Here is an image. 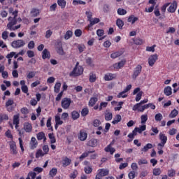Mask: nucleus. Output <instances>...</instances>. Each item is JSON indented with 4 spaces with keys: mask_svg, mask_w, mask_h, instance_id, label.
Returning <instances> with one entry per match:
<instances>
[{
    "mask_svg": "<svg viewBox=\"0 0 179 179\" xmlns=\"http://www.w3.org/2000/svg\"><path fill=\"white\" fill-rule=\"evenodd\" d=\"M84 71L83 66L73 68V71L70 72L69 76L71 78H78V76L83 75Z\"/></svg>",
    "mask_w": 179,
    "mask_h": 179,
    "instance_id": "1",
    "label": "nucleus"
},
{
    "mask_svg": "<svg viewBox=\"0 0 179 179\" xmlns=\"http://www.w3.org/2000/svg\"><path fill=\"white\" fill-rule=\"evenodd\" d=\"M10 146V152L11 155L16 156L19 152L17 151V146H16V142L11 141L8 142Z\"/></svg>",
    "mask_w": 179,
    "mask_h": 179,
    "instance_id": "2",
    "label": "nucleus"
},
{
    "mask_svg": "<svg viewBox=\"0 0 179 179\" xmlns=\"http://www.w3.org/2000/svg\"><path fill=\"white\" fill-rule=\"evenodd\" d=\"M159 139L160 143H158L157 146H160V148H164V145L167 143V136L163 133H159Z\"/></svg>",
    "mask_w": 179,
    "mask_h": 179,
    "instance_id": "3",
    "label": "nucleus"
},
{
    "mask_svg": "<svg viewBox=\"0 0 179 179\" xmlns=\"http://www.w3.org/2000/svg\"><path fill=\"white\" fill-rule=\"evenodd\" d=\"M25 44L26 43L24 42V41L22 39H18L13 41L11 43V46L13 47V48H21V47H24Z\"/></svg>",
    "mask_w": 179,
    "mask_h": 179,
    "instance_id": "4",
    "label": "nucleus"
},
{
    "mask_svg": "<svg viewBox=\"0 0 179 179\" xmlns=\"http://www.w3.org/2000/svg\"><path fill=\"white\" fill-rule=\"evenodd\" d=\"M141 72H142V66L138 64L135 67L133 71V74L131 75L132 79L135 80V79H136V78H138V76L141 75Z\"/></svg>",
    "mask_w": 179,
    "mask_h": 179,
    "instance_id": "5",
    "label": "nucleus"
},
{
    "mask_svg": "<svg viewBox=\"0 0 179 179\" xmlns=\"http://www.w3.org/2000/svg\"><path fill=\"white\" fill-rule=\"evenodd\" d=\"M71 103H72V100L69 98H64L62 100L61 106L64 110H68L69 107H71Z\"/></svg>",
    "mask_w": 179,
    "mask_h": 179,
    "instance_id": "6",
    "label": "nucleus"
},
{
    "mask_svg": "<svg viewBox=\"0 0 179 179\" xmlns=\"http://www.w3.org/2000/svg\"><path fill=\"white\" fill-rule=\"evenodd\" d=\"M55 50L59 55H65V52L64 51V48L62 47V42L58 41L55 45Z\"/></svg>",
    "mask_w": 179,
    "mask_h": 179,
    "instance_id": "7",
    "label": "nucleus"
},
{
    "mask_svg": "<svg viewBox=\"0 0 179 179\" xmlns=\"http://www.w3.org/2000/svg\"><path fill=\"white\" fill-rule=\"evenodd\" d=\"M159 59V56L157 54L152 55L148 58V65L150 66H153L156 64V61Z\"/></svg>",
    "mask_w": 179,
    "mask_h": 179,
    "instance_id": "8",
    "label": "nucleus"
},
{
    "mask_svg": "<svg viewBox=\"0 0 179 179\" xmlns=\"http://www.w3.org/2000/svg\"><path fill=\"white\" fill-rule=\"evenodd\" d=\"M170 6L167 8V11L169 13H175L176 10H177V1H173L172 3H170Z\"/></svg>",
    "mask_w": 179,
    "mask_h": 179,
    "instance_id": "9",
    "label": "nucleus"
},
{
    "mask_svg": "<svg viewBox=\"0 0 179 179\" xmlns=\"http://www.w3.org/2000/svg\"><path fill=\"white\" fill-rule=\"evenodd\" d=\"M143 131H146V125L145 124L140 126V127L134 128L131 134L135 136L138 134H138H142Z\"/></svg>",
    "mask_w": 179,
    "mask_h": 179,
    "instance_id": "10",
    "label": "nucleus"
},
{
    "mask_svg": "<svg viewBox=\"0 0 179 179\" xmlns=\"http://www.w3.org/2000/svg\"><path fill=\"white\" fill-rule=\"evenodd\" d=\"M104 80L109 82L110 80H114L117 79V73H107L103 77Z\"/></svg>",
    "mask_w": 179,
    "mask_h": 179,
    "instance_id": "11",
    "label": "nucleus"
},
{
    "mask_svg": "<svg viewBox=\"0 0 179 179\" xmlns=\"http://www.w3.org/2000/svg\"><path fill=\"white\" fill-rule=\"evenodd\" d=\"M126 63V60H121L117 63L113 64V67L114 68V69H116V71H119V69H121V68H124V66Z\"/></svg>",
    "mask_w": 179,
    "mask_h": 179,
    "instance_id": "12",
    "label": "nucleus"
},
{
    "mask_svg": "<svg viewBox=\"0 0 179 179\" xmlns=\"http://www.w3.org/2000/svg\"><path fill=\"white\" fill-rule=\"evenodd\" d=\"M148 101H149V100L148 99H145L144 100L141 101L139 103H136L132 108L133 111H136L138 108L142 107L143 104H146Z\"/></svg>",
    "mask_w": 179,
    "mask_h": 179,
    "instance_id": "13",
    "label": "nucleus"
},
{
    "mask_svg": "<svg viewBox=\"0 0 179 179\" xmlns=\"http://www.w3.org/2000/svg\"><path fill=\"white\" fill-rule=\"evenodd\" d=\"M100 22L99 18H92L90 20V24L87 25V27H85L86 30H90V28L93 27L94 24H97Z\"/></svg>",
    "mask_w": 179,
    "mask_h": 179,
    "instance_id": "14",
    "label": "nucleus"
},
{
    "mask_svg": "<svg viewBox=\"0 0 179 179\" xmlns=\"http://www.w3.org/2000/svg\"><path fill=\"white\" fill-rule=\"evenodd\" d=\"M8 22L7 24L8 29H12L17 23V20L16 18H12V17H9L8 18Z\"/></svg>",
    "mask_w": 179,
    "mask_h": 179,
    "instance_id": "15",
    "label": "nucleus"
},
{
    "mask_svg": "<svg viewBox=\"0 0 179 179\" xmlns=\"http://www.w3.org/2000/svg\"><path fill=\"white\" fill-rule=\"evenodd\" d=\"M71 163H72V159H69L68 157H65L62 160V167H68V166H71Z\"/></svg>",
    "mask_w": 179,
    "mask_h": 179,
    "instance_id": "16",
    "label": "nucleus"
},
{
    "mask_svg": "<svg viewBox=\"0 0 179 179\" xmlns=\"http://www.w3.org/2000/svg\"><path fill=\"white\" fill-rule=\"evenodd\" d=\"M51 58V54L48 49H44L42 52V59H50Z\"/></svg>",
    "mask_w": 179,
    "mask_h": 179,
    "instance_id": "17",
    "label": "nucleus"
},
{
    "mask_svg": "<svg viewBox=\"0 0 179 179\" xmlns=\"http://www.w3.org/2000/svg\"><path fill=\"white\" fill-rule=\"evenodd\" d=\"M78 139L80 141H84L85 139H87V133L85 132L83 130H80L78 134Z\"/></svg>",
    "mask_w": 179,
    "mask_h": 179,
    "instance_id": "18",
    "label": "nucleus"
},
{
    "mask_svg": "<svg viewBox=\"0 0 179 179\" xmlns=\"http://www.w3.org/2000/svg\"><path fill=\"white\" fill-rule=\"evenodd\" d=\"M38 145V143H37V140L35 138V137H31L30 142V149H31L32 150L36 149Z\"/></svg>",
    "mask_w": 179,
    "mask_h": 179,
    "instance_id": "19",
    "label": "nucleus"
},
{
    "mask_svg": "<svg viewBox=\"0 0 179 179\" xmlns=\"http://www.w3.org/2000/svg\"><path fill=\"white\" fill-rule=\"evenodd\" d=\"M24 129L25 132L30 133L33 131V126L29 122H25L24 124Z\"/></svg>",
    "mask_w": 179,
    "mask_h": 179,
    "instance_id": "20",
    "label": "nucleus"
},
{
    "mask_svg": "<svg viewBox=\"0 0 179 179\" xmlns=\"http://www.w3.org/2000/svg\"><path fill=\"white\" fill-rule=\"evenodd\" d=\"M105 120L106 121H111L113 120V113L109 110L105 111Z\"/></svg>",
    "mask_w": 179,
    "mask_h": 179,
    "instance_id": "21",
    "label": "nucleus"
},
{
    "mask_svg": "<svg viewBox=\"0 0 179 179\" xmlns=\"http://www.w3.org/2000/svg\"><path fill=\"white\" fill-rule=\"evenodd\" d=\"M36 138L38 141H43V142H45V141H47V138L45 137V134H44V132L43 131L38 133L36 135Z\"/></svg>",
    "mask_w": 179,
    "mask_h": 179,
    "instance_id": "22",
    "label": "nucleus"
},
{
    "mask_svg": "<svg viewBox=\"0 0 179 179\" xmlns=\"http://www.w3.org/2000/svg\"><path fill=\"white\" fill-rule=\"evenodd\" d=\"M104 150L108 153L109 152L110 155H114V153L115 152V148L111 147V144L107 145V147L104 148Z\"/></svg>",
    "mask_w": 179,
    "mask_h": 179,
    "instance_id": "23",
    "label": "nucleus"
},
{
    "mask_svg": "<svg viewBox=\"0 0 179 179\" xmlns=\"http://www.w3.org/2000/svg\"><path fill=\"white\" fill-rule=\"evenodd\" d=\"M94 152H95L94 150L85 151L80 156L79 159L80 160V162H82L84 159H86V157H87V156H89V155H90V153H94Z\"/></svg>",
    "mask_w": 179,
    "mask_h": 179,
    "instance_id": "24",
    "label": "nucleus"
},
{
    "mask_svg": "<svg viewBox=\"0 0 179 179\" xmlns=\"http://www.w3.org/2000/svg\"><path fill=\"white\" fill-rule=\"evenodd\" d=\"M122 120V117H121V115L117 114L115 115V118L112 121V124H113V125H115L116 124H118V122H121Z\"/></svg>",
    "mask_w": 179,
    "mask_h": 179,
    "instance_id": "25",
    "label": "nucleus"
},
{
    "mask_svg": "<svg viewBox=\"0 0 179 179\" xmlns=\"http://www.w3.org/2000/svg\"><path fill=\"white\" fill-rule=\"evenodd\" d=\"M89 80L90 82V83H94V82H96V80H97V76H96V73H94L93 72L90 73Z\"/></svg>",
    "mask_w": 179,
    "mask_h": 179,
    "instance_id": "26",
    "label": "nucleus"
},
{
    "mask_svg": "<svg viewBox=\"0 0 179 179\" xmlns=\"http://www.w3.org/2000/svg\"><path fill=\"white\" fill-rule=\"evenodd\" d=\"M138 17H135L134 15H130L127 19V22H129V23H131V24H135V22H138Z\"/></svg>",
    "mask_w": 179,
    "mask_h": 179,
    "instance_id": "27",
    "label": "nucleus"
},
{
    "mask_svg": "<svg viewBox=\"0 0 179 179\" xmlns=\"http://www.w3.org/2000/svg\"><path fill=\"white\" fill-rule=\"evenodd\" d=\"M87 146L96 148L97 146V139L92 138L87 142Z\"/></svg>",
    "mask_w": 179,
    "mask_h": 179,
    "instance_id": "28",
    "label": "nucleus"
},
{
    "mask_svg": "<svg viewBox=\"0 0 179 179\" xmlns=\"http://www.w3.org/2000/svg\"><path fill=\"white\" fill-rule=\"evenodd\" d=\"M164 93L166 96H171L173 94V91L171 87L167 86L164 90Z\"/></svg>",
    "mask_w": 179,
    "mask_h": 179,
    "instance_id": "29",
    "label": "nucleus"
},
{
    "mask_svg": "<svg viewBox=\"0 0 179 179\" xmlns=\"http://www.w3.org/2000/svg\"><path fill=\"white\" fill-rule=\"evenodd\" d=\"M99 173L98 174L102 177H106V176H108V170L107 169H99Z\"/></svg>",
    "mask_w": 179,
    "mask_h": 179,
    "instance_id": "30",
    "label": "nucleus"
},
{
    "mask_svg": "<svg viewBox=\"0 0 179 179\" xmlns=\"http://www.w3.org/2000/svg\"><path fill=\"white\" fill-rule=\"evenodd\" d=\"M57 173H58V169H57V168H52L49 171V176L51 177V178H54L57 176Z\"/></svg>",
    "mask_w": 179,
    "mask_h": 179,
    "instance_id": "31",
    "label": "nucleus"
},
{
    "mask_svg": "<svg viewBox=\"0 0 179 179\" xmlns=\"http://www.w3.org/2000/svg\"><path fill=\"white\" fill-rule=\"evenodd\" d=\"M79 117H80V114L79 113V112H78L76 110H73L71 112V118L74 121L78 120V118H79Z\"/></svg>",
    "mask_w": 179,
    "mask_h": 179,
    "instance_id": "32",
    "label": "nucleus"
},
{
    "mask_svg": "<svg viewBox=\"0 0 179 179\" xmlns=\"http://www.w3.org/2000/svg\"><path fill=\"white\" fill-rule=\"evenodd\" d=\"M8 120H9V116L8 115V114H0V124H1V122H3V121H8Z\"/></svg>",
    "mask_w": 179,
    "mask_h": 179,
    "instance_id": "33",
    "label": "nucleus"
},
{
    "mask_svg": "<svg viewBox=\"0 0 179 179\" xmlns=\"http://www.w3.org/2000/svg\"><path fill=\"white\" fill-rule=\"evenodd\" d=\"M97 101H99V99H97V97H92L90 99L89 106L90 107H93V106H94V104H96V103H97Z\"/></svg>",
    "mask_w": 179,
    "mask_h": 179,
    "instance_id": "34",
    "label": "nucleus"
},
{
    "mask_svg": "<svg viewBox=\"0 0 179 179\" xmlns=\"http://www.w3.org/2000/svg\"><path fill=\"white\" fill-rule=\"evenodd\" d=\"M31 15L34 17H37V16H38L40 15V10L37 8H33L31 10Z\"/></svg>",
    "mask_w": 179,
    "mask_h": 179,
    "instance_id": "35",
    "label": "nucleus"
},
{
    "mask_svg": "<svg viewBox=\"0 0 179 179\" xmlns=\"http://www.w3.org/2000/svg\"><path fill=\"white\" fill-rule=\"evenodd\" d=\"M148 108H149V103L140 106V108H138L136 111L138 113H143V111L148 110Z\"/></svg>",
    "mask_w": 179,
    "mask_h": 179,
    "instance_id": "36",
    "label": "nucleus"
},
{
    "mask_svg": "<svg viewBox=\"0 0 179 179\" xmlns=\"http://www.w3.org/2000/svg\"><path fill=\"white\" fill-rule=\"evenodd\" d=\"M152 148L153 145L152 143H148L143 148H141V152H148L149 149H152Z\"/></svg>",
    "mask_w": 179,
    "mask_h": 179,
    "instance_id": "37",
    "label": "nucleus"
},
{
    "mask_svg": "<svg viewBox=\"0 0 179 179\" xmlns=\"http://www.w3.org/2000/svg\"><path fill=\"white\" fill-rule=\"evenodd\" d=\"M57 4L61 7L62 9H65V6H66V1L57 0Z\"/></svg>",
    "mask_w": 179,
    "mask_h": 179,
    "instance_id": "38",
    "label": "nucleus"
},
{
    "mask_svg": "<svg viewBox=\"0 0 179 179\" xmlns=\"http://www.w3.org/2000/svg\"><path fill=\"white\" fill-rule=\"evenodd\" d=\"M121 55H122V52H115L110 55V58L115 59V58H118V57H121Z\"/></svg>",
    "mask_w": 179,
    "mask_h": 179,
    "instance_id": "39",
    "label": "nucleus"
},
{
    "mask_svg": "<svg viewBox=\"0 0 179 179\" xmlns=\"http://www.w3.org/2000/svg\"><path fill=\"white\" fill-rule=\"evenodd\" d=\"M152 174L153 176H160V174H162V169H160V168L153 169Z\"/></svg>",
    "mask_w": 179,
    "mask_h": 179,
    "instance_id": "40",
    "label": "nucleus"
},
{
    "mask_svg": "<svg viewBox=\"0 0 179 179\" xmlns=\"http://www.w3.org/2000/svg\"><path fill=\"white\" fill-rule=\"evenodd\" d=\"M177 115H178V110H177V109H173L169 114V118H176Z\"/></svg>",
    "mask_w": 179,
    "mask_h": 179,
    "instance_id": "41",
    "label": "nucleus"
},
{
    "mask_svg": "<svg viewBox=\"0 0 179 179\" xmlns=\"http://www.w3.org/2000/svg\"><path fill=\"white\" fill-rule=\"evenodd\" d=\"M72 36H73V32H72V31L69 30L66 32L65 35H64V38L65 40H69V38H71V37H72Z\"/></svg>",
    "mask_w": 179,
    "mask_h": 179,
    "instance_id": "42",
    "label": "nucleus"
},
{
    "mask_svg": "<svg viewBox=\"0 0 179 179\" xmlns=\"http://www.w3.org/2000/svg\"><path fill=\"white\" fill-rule=\"evenodd\" d=\"M133 41L136 45H142V44H143V40L140 38H136L134 39Z\"/></svg>",
    "mask_w": 179,
    "mask_h": 179,
    "instance_id": "43",
    "label": "nucleus"
},
{
    "mask_svg": "<svg viewBox=\"0 0 179 179\" xmlns=\"http://www.w3.org/2000/svg\"><path fill=\"white\" fill-rule=\"evenodd\" d=\"M20 118V115L17 114V115H15L13 116V124H20V120L19 119Z\"/></svg>",
    "mask_w": 179,
    "mask_h": 179,
    "instance_id": "44",
    "label": "nucleus"
},
{
    "mask_svg": "<svg viewBox=\"0 0 179 179\" xmlns=\"http://www.w3.org/2000/svg\"><path fill=\"white\" fill-rule=\"evenodd\" d=\"M5 136L8 138V139H11V141H13V135L12 134V131H10V129H8L5 133Z\"/></svg>",
    "mask_w": 179,
    "mask_h": 179,
    "instance_id": "45",
    "label": "nucleus"
},
{
    "mask_svg": "<svg viewBox=\"0 0 179 179\" xmlns=\"http://www.w3.org/2000/svg\"><path fill=\"white\" fill-rule=\"evenodd\" d=\"M141 124L143 125H146V122L148 121V114L142 115L141 116Z\"/></svg>",
    "mask_w": 179,
    "mask_h": 179,
    "instance_id": "46",
    "label": "nucleus"
},
{
    "mask_svg": "<svg viewBox=\"0 0 179 179\" xmlns=\"http://www.w3.org/2000/svg\"><path fill=\"white\" fill-rule=\"evenodd\" d=\"M155 120L157 122H160L163 120V115L162 113H157L155 116Z\"/></svg>",
    "mask_w": 179,
    "mask_h": 179,
    "instance_id": "47",
    "label": "nucleus"
},
{
    "mask_svg": "<svg viewBox=\"0 0 179 179\" xmlns=\"http://www.w3.org/2000/svg\"><path fill=\"white\" fill-rule=\"evenodd\" d=\"M55 122L56 125H62V124H64V122L61 120V117H59V115L55 116Z\"/></svg>",
    "mask_w": 179,
    "mask_h": 179,
    "instance_id": "48",
    "label": "nucleus"
},
{
    "mask_svg": "<svg viewBox=\"0 0 179 179\" xmlns=\"http://www.w3.org/2000/svg\"><path fill=\"white\" fill-rule=\"evenodd\" d=\"M36 176V172H29L26 179H35Z\"/></svg>",
    "mask_w": 179,
    "mask_h": 179,
    "instance_id": "49",
    "label": "nucleus"
},
{
    "mask_svg": "<svg viewBox=\"0 0 179 179\" xmlns=\"http://www.w3.org/2000/svg\"><path fill=\"white\" fill-rule=\"evenodd\" d=\"M54 89L55 93H59V90L61 89V83H56Z\"/></svg>",
    "mask_w": 179,
    "mask_h": 179,
    "instance_id": "50",
    "label": "nucleus"
},
{
    "mask_svg": "<svg viewBox=\"0 0 179 179\" xmlns=\"http://www.w3.org/2000/svg\"><path fill=\"white\" fill-rule=\"evenodd\" d=\"M116 24L119 29H122V27H124V21H122L121 19H117L116 21Z\"/></svg>",
    "mask_w": 179,
    "mask_h": 179,
    "instance_id": "51",
    "label": "nucleus"
},
{
    "mask_svg": "<svg viewBox=\"0 0 179 179\" xmlns=\"http://www.w3.org/2000/svg\"><path fill=\"white\" fill-rule=\"evenodd\" d=\"M73 5H86V2L82 1V0H73Z\"/></svg>",
    "mask_w": 179,
    "mask_h": 179,
    "instance_id": "52",
    "label": "nucleus"
},
{
    "mask_svg": "<svg viewBox=\"0 0 179 179\" xmlns=\"http://www.w3.org/2000/svg\"><path fill=\"white\" fill-rule=\"evenodd\" d=\"M117 14L120 15V16L127 15V10L120 8L117 9Z\"/></svg>",
    "mask_w": 179,
    "mask_h": 179,
    "instance_id": "53",
    "label": "nucleus"
},
{
    "mask_svg": "<svg viewBox=\"0 0 179 179\" xmlns=\"http://www.w3.org/2000/svg\"><path fill=\"white\" fill-rule=\"evenodd\" d=\"M49 138L50 139V143H55L57 142V139H55V136H54V134L50 133L48 134Z\"/></svg>",
    "mask_w": 179,
    "mask_h": 179,
    "instance_id": "54",
    "label": "nucleus"
},
{
    "mask_svg": "<svg viewBox=\"0 0 179 179\" xmlns=\"http://www.w3.org/2000/svg\"><path fill=\"white\" fill-rule=\"evenodd\" d=\"M44 155H45V154L43 152V150H41V149H39L37 150V152L36 153V158L38 159V157H43V156H44Z\"/></svg>",
    "mask_w": 179,
    "mask_h": 179,
    "instance_id": "55",
    "label": "nucleus"
},
{
    "mask_svg": "<svg viewBox=\"0 0 179 179\" xmlns=\"http://www.w3.org/2000/svg\"><path fill=\"white\" fill-rule=\"evenodd\" d=\"M89 114V108H84L81 110V115L83 117H86Z\"/></svg>",
    "mask_w": 179,
    "mask_h": 179,
    "instance_id": "56",
    "label": "nucleus"
},
{
    "mask_svg": "<svg viewBox=\"0 0 179 179\" xmlns=\"http://www.w3.org/2000/svg\"><path fill=\"white\" fill-rule=\"evenodd\" d=\"M84 171L85 174H91V173L93 171V168L91 166H86L84 168Z\"/></svg>",
    "mask_w": 179,
    "mask_h": 179,
    "instance_id": "57",
    "label": "nucleus"
},
{
    "mask_svg": "<svg viewBox=\"0 0 179 179\" xmlns=\"http://www.w3.org/2000/svg\"><path fill=\"white\" fill-rule=\"evenodd\" d=\"M155 48H156V45H153L152 46H147L146 51L148 52H155Z\"/></svg>",
    "mask_w": 179,
    "mask_h": 179,
    "instance_id": "58",
    "label": "nucleus"
},
{
    "mask_svg": "<svg viewBox=\"0 0 179 179\" xmlns=\"http://www.w3.org/2000/svg\"><path fill=\"white\" fill-rule=\"evenodd\" d=\"M15 101L12 99H9L6 102V107L8 108V107H10V106H13Z\"/></svg>",
    "mask_w": 179,
    "mask_h": 179,
    "instance_id": "59",
    "label": "nucleus"
},
{
    "mask_svg": "<svg viewBox=\"0 0 179 179\" xmlns=\"http://www.w3.org/2000/svg\"><path fill=\"white\" fill-rule=\"evenodd\" d=\"M170 6V3H164L162 8H161V11L163 13H166V9H167V8Z\"/></svg>",
    "mask_w": 179,
    "mask_h": 179,
    "instance_id": "60",
    "label": "nucleus"
},
{
    "mask_svg": "<svg viewBox=\"0 0 179 179\" xmlns=\"http://www.w3.org/2000/svg\"><path fill=\"white\" fill-rule=\"evenodd\" d=\"M143 94V91L139 92L136 96V99H135L136 101H140L141 99H142Z\"/></svg>",
    "mask_w": 179,
    "mask_h": 179,
    "instance_id": "61",
    "label": "nucleus"
},
{
    "mask_svg": "<svg viewBox=\"0 0 179 179\" xmlns=\"http://www.w3.org/2000/svg\"><path fill=\"white\" fill-rule=\"evenodd\" d=\"M27 47L29 50H33L36 47V43H34V41H31L29 42Z\"/></svg>",
    "mask_w": 179,
    "mask_h": 179,
    "instance_id": "62",
    "label": "nucleus"
},
{
    "mask_svg": "<svg viewBox=\"0 0 179 179\" xmlns=\"http://www.w3.org/2000/svg\"><path fill=\"white\" fill-rule=\"evenodd\" d=\"M138 166H142V164H148V160L146 159H140L138 160Z\"/></svg>",
    "mask_w": 179,
    "mask_h": 179,
    "instance_id": "63",
    "label": "nucleus"
},
{
    "mask_svg": "<svg viewBox=\"0 0 179 179\" xmlns=\"http://www.w3.org/2000/svg\"><path fill=\"white\" fill-rule=\"evenodd\" d=\"M169 177H174L176 176V171L174 169H170L168 171Z\"/></svg>",
    "mask_w": 179,
    "mask_h": 179,
    "instance_id": "64",
    "label": "nucleus"
}]
</instances>
